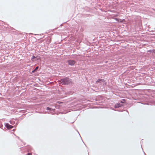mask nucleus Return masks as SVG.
Wrapping results in <instances>:
<instances>
[{
  "instance_id": "9b49d317",
  "label": "nucleus",
  "mask_w": 155,
  "mask_h": 155,
  "mask_svg": "<svg viewBox=\"0 0 155 155\" xmlns=\"http://www.w3.org/2000/svg\"><path fill=\"white\" fill-rule=\"evenodd\" d=\"M32 153H28L27 155H31Z\"/></svg>"
},
{
  "instance_id": "f257e3e1",
  "label": "nucleus",
  "mask_w": 155,
  "mask_h": 155,
  "mask_svg": "<svg viewBox=\"0 0 155 155\" xmlns=\"http://www.w3.org/2000/svg\"><path fill=\"white\" fill-rule=\"evenodd\" d=\"M60 83L64 85L70 84L71 82V81L69 78H63L60 79Z\"/></svg>"
},
{
  "instance_id": "f8f14e48",
  "label": "nucleus",
  "mask_w": 155,
  "mask_h": 155,
  "mask_svg": "<svg viewBox=\"0 0 155 155\" xmlns=\"http://www.w3.org/2000/svg\"><path fill=\"white\" fill-rule=\"evenodd\" d=\"M38 80H39V81H40V80L39 79V78H38Z\"/></svg>"
},
{
  "instance_id": "ddd939ff",
  "label": "nucleus",
  "mask_w": 155,
  "mask_h": 155,
  "mask_svg": "<svg viewBox=\"0 0 155 155\" xmlns=\"http://www.w3.org/2000/svg\"><path fill=\"white\" fill-rule=\"evenodd\" d=\"M121 102V103H123V102H122V101H121V102Z\"/></svg>"
},
{
  "instance_id": "0eeeda50",
  "label": "nucleus",
  "mask_w": 155,
  "mask_h": 155,
  "mask_svg": "<svg viewBox=\"0 0 155 155\" xmlns=\"http://www.w3.org/2000/svg\"><path fill=\"white\" fill-rule=\"evenodd\" d=\"M46 110H53L54 109H52L51 108H50L49 107H47L46 108Z\"/></svg>"
},
{
  "instance_id": "6e6552de",
  "label": "nucleus",
  "mask_w": 155,
  "mask_h": 155,
  "mask_svg": "<svg viewBox=\"0 0 155 155\" xmlns=\"http://www.w3.org/2000/svg\"><path fill=\"white\" fill-rule=\"evenodd\" d=\"M39 67H38L37 66L36 67L35 69L32 71V73H34L35 72L37 71V70L38 69Z\"/></svg>"
},
{
  "instance_id": "39448f33",
  "label": "nucleus",
  "mask_w": 155,
  "mask_h": 155,
  "mask_svg": "<svg viewBox=\"0 0 155 155\" xmlns=\"http://www.w3.org/2000/svg\"><path fill=\"white\" fill-rule=\"evenodd\" d=\"M6 127L8 129H11L13 127V126L9 124H7L6 125Z\"/></svg>"
},
{
  "instance_id": "1a4fd4ad",
  "label": "nucleus",
  "mask_w": 155,
  "mask_h": 155,
  "mask_svg": "<svg viewBox=\"0 0 155 155\" xmlns=\"http://www.w3.org/2000/svg\"><path fill=\"white\" fill-rule=\"evenodd\" d=\"M148 51L150 52H152V53H154V54H155V49H153V50H152V51Z\"/></svg>"
},
{
  "instance_id": "9d476101",
  "label": "nucleus",
  "mask_w": 155,
  "mask_h": 155,
  "mask_svg": "<svg viewBox=\"0 0 155 155\" xmlns=\"http://www.w3.org/2000/svg\"><path fill=\"white\" fill-rule=\"evenodd\" d=\"M36 58V57H35V56H33L32 58L31 59V60L32 61H34V59L35 58Z\"/></svg>"
},
{
  "instance_id": "7ed1b4c3",
  "label": "nucleus",
  "mask_w": 155,
  "mask_h": 155,
  "mask_svg": "<svg viewBox=\"0 0 155 155\" xmlns=\"http://www.w3.org/2000/svg\"><path fill=\"white\" fill-rule=\"evenodd\" d=\"M105 80L104 79H99L96 81V83H98L103 82L104 83L105 82Z\"/></svg>"
},
{
  "instance_id": "f03ea898",
  "label": "nucleus",
  "mask_w": 155,
  "mask_h": 155,
  "mask_svg": "<svg viewBox=\"0 0 155 155\" xmlns=\"http://www.w3.org/2000/svg\"><path fill=\"white\" fill-rule=\"evenodd\" d=\"M67 62L68 64L71 66L74 65L76 62L75 61L71 60H68Z\"/></svg>"
},
{
  "instance_id": "423d86ee",
  "label": "nucleus",
  "mask_w": 155,
  "mask_h": 155,
  "mask_svg": "<svg viewBox=\"0 0 155 155\" xmlns=\"http://www.w3.org/2000/svg\"><path fill=\"white\" fill-rule=\"evenodd\" d=\"M115 19L117 21H118V22H123V21H124L125 20L124 19H123V20H121L120 19H118L117 18H115Z\"/></svg>"
},
{
  "instance_id": "20e7f679",
  "label": "nucleus",
  "mask_w": 155,
  "mask_h": 155,
  "mask_svg": "<svg viewBox=\"0 0 155 155\" xmlns=\"http://www.w3.org/2000/svg\"><path fill=\"white\" fill-rule=\"evenodd\" d=\"M122 104H121L120 103H117L115 105V108L119 107L122 106Z\"/></svg>"
}]
</instances>
